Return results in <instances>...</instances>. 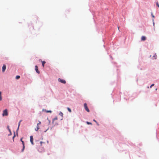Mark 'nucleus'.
I'll list each match as a JSON object with an SVG mask.
<instances>
[{"label": "nucleus", "instance_id": "nucleus-5", "mask_svg": "<svg viewBox=\"0 0 159 159\" xmlns=\"http://www.w3.org/2000/svg\"><path fill=\"white\" fill-rule=\"evenodd\" d=\"M6 68V66L5 64H4L3 65L2 68V71L3 72H4Z\"/></svg>", "mask_w": 159, "mask_h": 159}, {"label": "nucleus", "instance_id": "nucleus-2", "mask_svg": "<svg viewBox=\"0 0 159 159\" xmlns=\"http://www.w3.org/2000/svg\"><path fill=\"white\" fill-rule=\"evenodd\" d=\"M58 81L59 82L64 84L66 83V81L65 80L60 78L58 79Z\"/></svg>", "mask_w": 159, "mask_h": 159}, {"label": "nucleus", "instance_id": "nucleus-7", "mask_svg": "<svg viewBox=\"0 0 159 159\" xmlns=\"http://www.w3.org/2000/svg\"><path fill=\"white\" fill-rule=\"evenodd\" d=\"M35 71H36V72L38 73V74H39L40 73V71H39V69H38V66H37V65H36L35 66Z\"/></svg>", "mask_w": 159, "mask_h": 159}, {"label": "nucleus", "instance_id": "nucleus-12", "mask_svg": "<svg viewBox=\"0 0 159 159\" xmlns=\"http://www.w3.org/2000/svg\"><path fill=\"white\" fill-rule=\"evenodd\" d=\"M25 145H23V146H22V149H21V152H24V149H25Z\"/></svg>", "mask_w": 159, "mask_h": 159}, {"label": "nucleus", "instance_id": "nucleus-32", "mask_svg": "<svg viewBox=\"0 0 159 159\" xmlns=\"http://www.w3.org/2000/svg\"><path fill=\"white\" fill-rule=\"evenodd\" d=\"M46 111H47V110L46 109H43L42 110V111H45V112H46Z\"/></svg>", "mask_w": 159, "mask_h": 159}, {"label": "nucleus", "instance_id": "nucleus-44", "mask_svg": "<svg viewBox=\"0 0 159 159\" xmlns=\"http://www.w3.org/2000/svg\"><path fill=\"white\" fill-rule=\"evenodd\" d=\"M117 70H118V69H117Z\"/></svg>", "mask_w": 159, "mask_h": 159}, {"label": "nucleus", "instance_id": "nucleus-20", "mask_svg": "<svg viewBox=\"0 0 159 159\" xmlns=\"http://www.w3.org/2000/svg\"><path fill=\"white\" fill-rule=\"evenodd\" d=\"M152 22H153V26H154V29H155V28H154L155 23H154V19H152Z\"/></svg>", "mask_w": 159, "mask_h": 159}, {"label": "nucleus", "instance_id": "nucleus-15", "mask_svg": "<svg viewBox=\"0 0 159 159\" xmlns=\"http://www.w3.org/2000/svg\"><path fill=\"white\" fill-rule=\"evenodd\" d=\"M59 115L60 116H61V117H63V113H62V112L61 111H60L59 114Z\"/></svg>", "mask_w": 159, "mask_h": 159}, {"label": "nucleus", "instance_id": "nucleus-39", "mask_svg": "<svg viewBox=\"0 0 159 159\" xmlns=\"http://www.w3.org/2000/svg\"><path fill=\"white\" fill-rule=\"evenodd\" d=\"M110 58H111V59H113V58H112V57L111 56H110Z\"/></svg>", "mask_w": 159, "mask_h": 159}, {"label": "nucleus", "instance_id": "nucleus-8", "mask_svg": "<svg viewBox=\"0 0 159 159\" xmlns=\"http://www.w3.org/2000/svg\"><path fill=\"white\" fill-rule=\"evenodd\" d=\"M146 39V37L144 36H142L141 38V40L142 41H144Z\"/></svg>", "mask_w": 159, "mask_h": 159}, {"label": "nucleus", "instance_id": "nucleus-16", "mask_svg": "<svg viewBox=\"0 0 159 159\" xmlns=\"http://www.w3.org/2000/svg\"><path fill=\"white\" fill-rule=\"evenodd\" d=\"M20 76L19 75H17L16 76V79L18 80L20 79Z\"/></svg>", "mask_w": 159, "mask_h": 159}, {"label": "nucleus", "instance_id": "nucleus-41", "mask_svg": "<svg viewBox=\"0 0 159 159\" xmlns=\"http://www.w3.org/2000/svg\"><path fill=\"white\" fill-rule=\"evenodd\" d=\"M62 120V118L61 119V120Z\"/></svg>", "mask_w": 159, "mask_h": 159}, {"label": "nucleus", "instance_id": "nucleus-19", "mask_svg": "<svg viewBox=\"0 0 159 159\" xmlns=\"http://www.w3.org/2000/svg\"><path fill=\"white\" fill-rule=\"evenodd\" d=\"M7 129L9 131V132H10V131H11V129H10L9 128V125H8L7 126Z\"/></svg>", "mask_w": 159, "mask_h": 159}, {"label": "nucleus", "instance_id": "nucleus-13", "mask_svg": "<svg viewBox=\"0 0 159 159\" xmlns=\"http://www.w3.org/2000/svg\"><path fill=\"white\" fill-rule=\"evenodd\" d=\"M22 139H23V138H22L20 139V141L22 142V145H25V142L24 141H23L22 140Z\"/></svg>", "mask_w": 159, "mask_h": 159}, {"label": "nucleus", "instance_id": "nucleus-37", "mask_svg": "<svg viewBox=\"0 0 159 159\" xmlns=\"http://www.w3.org/2000/svg\"><path fill=\"white\" fill-rule=\"evenodd\" d=\"M93 121L95 122L96 123L97 122L94 119L93 120Z\"/></svg>", "mask_w": 159, "mask_h": 159}, {"label": "nucleus", "instance_id": "nucleus-25", "mask_svg": "<svg viewBox=\"0 0 159 159\" xmlns=\"http://www.w3.org/2000/svg\"><path fill=\"white\" fill-rule=\"evenodd\" d=\"M157 55L156 53L155 54V55L153 56V57H154V59H157Z\"/></svg>", "mask_w": 159, "mask_h": 159}, {"label": "nucleus", "instance_id": "nucleus-34", "mask_svg": "<svg viewBox=\"0 0 159 159\" xmlns=\"http://www.w3.org/2000/svg\"><path fill=\"white\" fill-rule=\"evenodd\" d=\"M112 63H113V64L114 65H115L116 64V62H112Z\"/></svg>", "mask_w": 159, "mask_h": 159}, {"label": "nucleus", "instance_id": "nucleus-21", "mask_svg": "<svg viewBox=\"0 0 159 159\" xmlns=\"http://www.w3.org/2000/svg\"><path fill=\"white\" fill-rule=\"evenodd\" d=\"M1 93H2L1 92H0V101H1L2 100V97L1 96Z\"/></svg>", "mask_w": 159, "mask_h": 159}, {"label": "nucleus", "instance_id": "nucleus-24", "mask_svg": "<svg viewBox=\"0 0 159 159\" xmlns=\"http://www.w3.org/2000/svg\"><path fill=\"white\" fill-rule=\"evenodd\" d=\"M19 127H18V128L16 130V134H17V135H18V130L19 129Z\"/></svg>", "mask_w": 159, "mask_h": 159}, {"label": "nucleus", "instance_id": "nucleus-14", "mask_svg": "<svg viewBox=\"0 0 159 159\" xmlns=\"http://www.w3.org/2000/svg\"><path fill=\"white\" fill-rule=\"evenodd\" d=\"M57 116H56L54 118L52 119V123H53L54 121L55 120H57Z\"/></svg>", "mask_w": 159, "mask_h": 159}, {"label": "nucleus", "instance_id": "nucleus-43", "mask_svg": "<svg viewBox=\"0 0 159 159\" xmlns=\"http://www.w3.org/2000/svg\"><path fill=\"white\" fill-rule=\"evenodd\" d=\"M147 88H149V87H148V86Z\"/></svg>", "mask_w": 159, "mask_h": 159}, {"label": "nucleus", "instance_id": "nucleus-18", "mask_svg": "<svg viewBox=\"0 0 159 159\" xmlns=\"http://www.w3.org/2000/svg\"><path fill=\"white\" fill-rule=\"evenodd\" d=\"M86 123L87 125H92V124L91 122H89V121H86Z\"/></svg>", "mask_w": 159, "mask_h": 159}, {"label": "nucleus", "instance_id": "nucleus-35", "mask_svg": "<svg viewBox=\"0 0 159 159\" xmlns=\"http://www.w3.org/2000/svg\"><path fill=\"white\" fill-rule=\"evenodd\" d=\"M58 125V124L56 122L55 124L54 125V126Z\"/></svg>", "mask_w": 159, "mask_h": 159}, {"label": "nucleus", "instance_id": "nucleus-4", "mask_svg": "<svg viewBox=\"0 0 159 159\" xmlns=\"http://www.w3.org/2000/svg\"><path fill=\"white\" fill-rule=\"evenodd\" d=\"M30 142H31V144L32 145H34V142H33L34 139H33V136H32V135L30 136Z\"/></svg>", "mask_w": 159, "mask_h": 159}, {"label": "nucleus", "instance_id": "nucleus-38", "mask_svg": "<svg viewBox=\"0 0 159 159\" xmlns=\"http://www.w3.org/2000/svg\"><path fill=\"white\" fill-rule=\"evenodd\" d=\"M96 123L97 125H99V124L97 122H96Z\"/></svg>", "mask_w": 159, "mask_h": 159}, {"label": "nucleus", "instance_id": "nucleus-10", "mask_svg": "<svg viewBox=\"0 0 159 159\" xmlns=\"http://www.w3.org/2000/svg\"><path fill=\"white\" fill-rule=\"evenodd\" d=\"M45 63H46V61H42V65L43 67H44V65Z\"/></svg>", "mask_w": 159, "mask_h": 159}, {"label": "nucleus", "instance_id": "nucleus-17", "mask_svg": "<svg viewBox=\"0 0 159 159\" xmlns=\"http://www.w3.org/2000/svg\"><path fill=\"white\" fill-rule=\"evenodd\" d=\"M67 110L68 111H69V112H71V110L70 108L69 107H67Z\"/></svg>", "mask_w": 159, "mask_h": 159}, {"label": "nucleus", "instance_id": "nucleus-31", "mask_svg": "<svg viewBox=\"0 0 159 159\" xmlns=\"http://www.w3.org/2000/svg\"><path fill=\"white\" fill-rule=\"evenodd\" d=\"M41 123V122L40 121H39V123H37V125H39Z\"/></svg>", "mask_w": 159, "mask_h": 159}, {"label": "nucleus", "instance_id": "nucleus-40", "mask_svg": "<svg viewBox=\"0 0 159 159\" xmlns=\"http://www.w3.org/2000/svg\"><path fill=\"white\" fill-rule=\"evenodd\" d=\"M48 142H49L48 141V140H47V143H48Z\"/></svg>", "mask_w": 159, "mask_h": 159}, {"label": "nucleus", "instance_id": "nucleus-11", "mask_svg": "<svg viewBox=\"0 0 159 159\" xmlns=\"http://www.w3.org/2000/svg\"><path fill=\"white\" fill-rule=\"evenodd\" d=\"M16 135L15 134V132L14 131V135L12 137V139H13V142H14V138H15V137H16Z\"/></svg>", "mask_w": 159, "mask_h": 159}, {"label": "nucleus", "instance_id": "nucleus-22", "mask_svg": "<svg viewBox=\"0 0 159 159\" xmlns=\"http://www.w3.org/2000/svg\"><path fill=\"white\" fill-rule=\"evenodd\" d=\"M156 4L157 5V6L158 7H159V4L158 3V1H157V2H156Z\"/></svg>", "mask_w": 159, "mask_h": 159}, {"label": "nucleus", "instance_id": "nucleus-27", "mask_svg": "<svg viewBox=\"0 0 159 159\" xmlns=\"http://www.w3.org/2000/svg\"><path fill=\"white\" fill-rule=\"evenodd\" d=\"M10 133L8 134V136H9L12 135V133L11 131L9 132Z\"/></svg>", "mask_w": 159, "mask_h": 159}, {"label": "nucleus", "instance_id": "nucleus-30", "mask_svg": "<svg viewBox=\"0 0 159 159\" xmlns=\"http://www.w3.org/2000/svg\"><path fill=\"white\" fill-rule=\"evenodd\" d=\"M151 16L152 18H154L155 17L154 16L152 12L151 13Z\"/></svg>", "mask_w": 159, "mask_h": 159}, {"label": "nucleus", "instance_id": "nucleus-36", "mask_svg": "<svg viewBox=\"0 0 159 159\" xmlns=\"http://www.w3.org/2000/svg\"><path fill=\"white\" fill-rule=\"evenodd\" d=\"M49 129V128H48L46 130L44 131V132H46Z\"/></svg>", "mask_w": 159, "mask_h": 159}, {"label": "nucleus", "instance_id": "nucleus-6", "mask_svg": "<svg viewBox=\"0 0 159 159\" xmlns=\"http://www.w3.org/2000/svg\"><path fill=\"white\" fill-rule=\"evenodd\" d=\"M38 151L40 152H44V150L43 148H39L38 150Z\"/></svg>", "mask_w": 159, "mask_h": 159}, {"label": "nucleus", "instance_id": "nucleus-3", "mask_svg": "<svg viewBox=\"0 0 159 159\" xmlns=\"http://www.w3.org/2000/svg\"><path fill=\"white\" fill-rule=\"evenodd\" d=\"M84 107L85 110L88 112H89L90 111L87 107V104L86 103H85L84 104Z\"/></svg>", "mask_w": 159, "mask_h": 159}, {"label": "nucleus", "instance_id": "nucleus-28", "mask_svg": "<svg viewBox=\"0 0 159 159\" xmlns=\"http://www.w3.org/2000/svg\"><path fill=\"white\" fill-rule=\"evenodd\" d=\"M40 144L41 146V145H42V144L43 143H45V142H42V141H40Z\"/></svg>", "mask_w": 159, "mask_h": 159}, {"label": "nucleus", "instance_id": "nucleus-42", "mask_svg": "<svg viewBox=\"0 0 159 159\" xmlns=\"http://www.w3.org/2000/svg\"><path fill=\"white\" fill-rule=\"evenodd\" d=\"M118 30H119V27H118Z\"/></svg>", "mask_w": 159, "mask_h": 159}, {"label": "nucleus", "instance_id": "nucleus-23", "mask_svg": "<svg viewBox=\"0 0 159 159\" xmlns=\"http://www.w3.org/2000/svg\"><path fill=\"white\" fill-rule=\"evenodd\" d=\"M52 112V111L50 110H47V111H46L47 113H51Z\"/></svg>", "mask_w": 159, "mask_h": 159}, {"label": "nucleus", "instance_id": "nucleus-33", "mask_svg": "<svg viewBox=\"0 0 159 159\" xmlns=\"http://www.w3.org/2000/svg\"><path fill=\"white\" fill-rule=\"evenodd\" d=\"M47 120H48V122H49V125L50 124V123H51V121H50V120H49L48 118H47Z\"/></svg>", "mask_w": 159, "mask_h": 159}, {"label": "nucleus", "instance_id": "nucleus-1", "mask_svg": "<svg viewBox=\"0 0 159 159\" xmlns=\"http://www.w3.org/2000/svg\"><path fill=\"white\" fill-rule=\"evenodd\" d=\"M8 115V111L7 109L3 110L2 115L3 116H7Z\"/></svg>", "mask_w": 159, "mask_h": 159}, {"label": "nucleus", "instance_id": "nucleus-9", "mask_svg": "<svg viewBox=\"0 0 159 159\" xmlns=\"http://www.w3.org/2000/svg\"><path fill=\"white\" fill-rule=\"evenodd\" d=\"M39 129V125H37L36 128L35 129V130L36 131H38Z\"/></svg>", "mask_w": 159, "mask_h": 159}, {"label": "nucleus", "instance_id": "nucleus-26", "mask_svg": "<svg viewBox=\"0 0 159 159\" xmlns=\"http://www.w3.org/2000/svg\"><path fill=\"white\" fill-rule=\"evenodd\" d=\"M22 121V120H20V121L19 122V123H18V127H19V126H20V122Z\"/></svg>", "mask_w": 159, "mask_h": 159}, {"label": "nucleus", "instance_id": "nucleus-29", "mask_svg": "<svg viewBox=\"0 0 159 159\" xmlns=\"http://www.w3.org/2000/svg\"><path fill=\"white\" fill-rule=\"evenodd\" d=\"M154 85V84H152L150 86V88H151Z\"/></svg>", "mask_w": 159, "mask_h": 159}]
</instances>
